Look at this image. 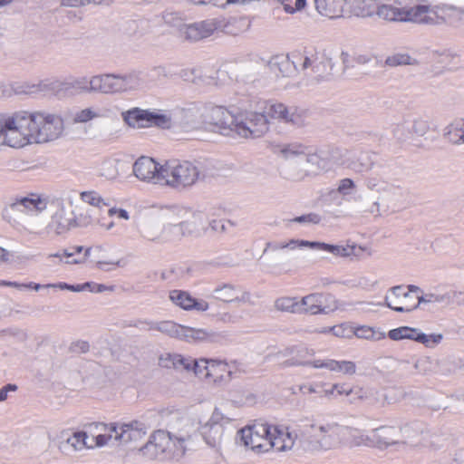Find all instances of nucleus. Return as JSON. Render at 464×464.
Listing matches in <instances>:
<instances>
[{"label": "nucleus", "instance_id": "1", "mask_svg": "<svg viewBox=\"0 0 464 464\" xmlns=\"http://www.w3.org/2000/svg\"><path fill=\"white\" fill-rule=\"evenodd\" d=\"M65 130L57 112L45 110H18L2 115V145L22 149L54 141Z\"/></svg>", "mask_w": 464, "mask_h": 464}, {"label": "nucleus", "instance_id": "2", "mask_svg": "<svg viewBox=\"0 0 464 464\" xmlns=\"http://www.w3.org/2000/svg\"><path fill=\"white\" fill-rule=\"evenodd\" d=\"M310 433L300 440L304 451L311 454L324 453L345 446L350 448L371 447L377 444L374 430L370 433L358 431L336 422L314 421L309 425Z\"/></svg>", "mask_w": 464, "mask_h": 464}, {"label": "nucleus", "instance_id": "3", "mask_svg": "<svg viewBox=\"0 0 464 464\" xmlns=\"http://www.w3.org/2000/svg\"><path fill=\"white\" fill-rule=\"evenodd\" d=\"M96 445L106 447L114 439L120 445L128 446L142 440L147 435V428L139 421L128 423H96L93 427Z\"/></svg>", "mask_w": 464, "mask_h": 464}, {"label": "nucleus", "instance_id": "4", "mask_svg": "<svg viewBox=\"0 0 464 464\" xmlns=\"http://www.w3.org/2000/svg\"><path fill=\"white\" fill-rule=\"evenodd\" d=\"M179 216L184 218L178 225L182 236L201 237L209 229L217 231L223 227L215 209L208 206L182 208L179 209Z\"/></svg>", "mask_w": 464, "mask_h": 464}, {"label": "nucleus", "instance_id": "5", "mask_svg": "<svg viewBox=\"0 0 464 464\" xmlns=\"http://www.w3.org/2000/svg\"><path fill=\"white\" fill-rule=\"evenodd\" d=\"M137 453L148 460L179 462L185 456L183 449L177 445L170 432L154 430L145 444L137 449Z\"/></svg>", "mask_w": 464, "mask_h": 464}, {"label": "nucleus", "instance_id": "6", "mask_svg": "<svg viewBox=\"0 0 464 464\" xmlns=\"http://www.w3.org/2000/svg\"><path fill=\"white\" fill-rule=\"evenodd\" d=\"M283 353L285 355L291 356L283 362L284 367L306 366L314 370H326L343 375H353L356 372V365L352 361H338L328 357L304 360L307 350L295 346L287 347Z\"/></svg>", "mask_w": 464, "mask_h": 464}, {"label": "nucleus", "instance_id": "7", "mask_svg": "<svg viewBox=\"0 0 464 464\" xmlns=\"http://www.w3.org/2000/svg\"><path fill=\"white\" fill-rule=\"evenodd\" d=\"M208 407L199 405L187 415H179L178 412L169 423L172 430L171 435L178 446L183 449L184 456L190 450L189 444L197 431H199L203 417H207Z\"/></svg>", "mask_w": 464, "mask_h": 464}, {"label": "nucleus", "instance_id": "8", "mask_svg": "<svg viewBox=\"0 0 464 464\" xmlns=\"http://www.w3.org/2000/svg\"><path fill=\"white\" fill-rule=\"evenodd\" d=\"M235 419L219 406L208 407L207 417L201 420L199 432L205 445L219 452L222 449L225 427L231 424Z\"/></svg>", "mask_w": 464, "mask_h": 464}, {"label": "nucleus", "instance_id": "9", "mask_svg": "<svg viewBox=\"0 0 464 464\" xmlns=\"http://www.w3.org/2000/svg\"><path fill=\"white\" fill-rule=\"evenodd\" d=\"M235 23H237L236 20L226 21L221 18H209L184 24L179 26V33L185 41L196 43L218 35L219 33L237 34L231 28Z\"/></svg>", "mask_w": 464, "mask_h": 464}, {"label": "nucleus", "instance_id": "10", "mask_svg": "<svg viewBox=\"0 0 464 464\" xmlns=\"http://www.w3.org/2000/svg\"><path fill=\"white\" fill-rule=\"evenodd\" d=\"M271 425L255 423L240 429L237 433V443L255 454L270 452Z\"/></svg>", "mask_w": 464, "mask_h": 464}, {"label": "nucleus", "instance_id": "11", "mask_svg": "<svg viewBox=\"0 0 464 464\" xmlns=\"http://www.w3.org/2000/svg\"><path fill=\"white\" fill-rule=\"evenodd\" d=\"M163 185L185 188L195 184L199 178L198 168L190 161L169 160L163 164Z\"/></svg>", "mask_w": 464, "mask_h": 464}, {"label": "nucleus", "instance_id": "12", "mask_svg": "<svg viewBox=\"0 0 464 464\" xmlns=\"http://www.w3.org/2000/svg\"><path fill=\"white\" fill-rule=\"evenodd\" d=\"M457 10V6L452 5H440L436 6L416 5L404 7L403 23L440 24L446 22L445 15L449 12Z\"/></svg>", "mask_w": 464, "mask_h": 464}, {"label": "nucleus", "instance_id": "13", "mask_svg": "<svg viewBox=\"0 0 464 464\" xmlns=\"http://www.w3.org/2000/svg\"><path fill=\"white\" fill-rule=\"evenodd\" d=\"M123 121L130 128L144 129L151 126L169 128L172 124L170 114L160 110L132 108L121 113Z\"/></svg>", "mask_w": 464, "mask_h": 464}, {"label": "nucleus", "instance_id": "14", "mask_svg": "<svg viewBox=\"0 0 464 464\" xmlns=\"http://www.w3.org/2000/svg\"><path fill=\"white\" fill-rule=\"evenodd\" d=\"M339 301L331 294L313 293L298 297V314H327L339 309Z\"/></svg>", "mask_w": 464, "mask_h": 464}, {"label": "nucleus", "instance_id": "15", "mask_svg": "<svg viewBox=\"0 0 464 464\" xmlns=\"http://www.w3.org/2000/svg\"><path fill=\"white\" fill-rule=\"evenodd\" d=\"M96 423H92L85 428V430H77L70 433L63 430L62 434L63 440L59 442V450L63 452H80L83 450L99 449L96 445L95 432L93 427Z\"/></svg>", "mask_w": 464, "mask_h": 464}, {"label": "nucleus", "instance_id": "16", "mask_svg": "<svg viewBox=\"0 0 464 464\" xmlns=\"http://www.w3.org/2000/svg\"><path fill=\"white\" fill-rule=\"evenodd\" d=\"M416 294H420V287L410 285L405 289L401 285L390 288L384 297L385 304L400 313H408L418 308Z\"/></svg>", "mask_w": 464, "mask_h": 464}, {"label": "nucleus", "instance_id": "17", "mask_svg": "<svg viewBox=\"0 0 464 464\" xmlns=\"http://www.w3.org/2000/svg\"><path fill=\"white\" fill-rule=\"evenodd\" d=\"M236 134L242 138H258L268 130V120L263 112L239 111Z\"/></svg>", "mask_w": 464, "mask_h": 464}, {"label": "nucleus", "instance_id": "18", "mask_svg": "<svg viewBox=\"0 0 464 464\" xmlns=\"http://www.w3.org/2000/svg\"><path fill=\"white\" fill-rule=\"evenodd\" d=\"M313 249L324 251L334 257H361L363 254L372 256V251L368 246H358L351 241H343L336 244L314 241Z\"/></svg>", "mask_w": 464, "mask_h": 464}, {"label": "nucleus", "instance_id": "19", "mask_svg": "<svg viewBox=\"0 0 464 464\" xmlns=\"http://www.w3.org/2000/svg\"><path fill=\"white\" fill-rule=\"evenodd\" d=\"M132 173L142 182L163 185V165H160L152 158L140 157L133 163Z\"/></svg>", "mask_w": 464, "mask_h": 464}, {"label": "nucleus", "instance_id": "20", "mask_svg": "<svg viewBox=\"0 0 464 464\" xmlns=\"http://www.w3.org/2000/svg\"><path fill=\"white\" fill-rule=\"evenodd\" d=\"M48 198L40 193H29L24 197L10 198L5 205V218H10L9 212L23 207L27 212L42 213L47 209Z\"/></svg>", "mask_w": 464, "mask_h": 464}, {"label": "nucleus", "instance_id": "21", "mask_svg": "<svg viewBox=\"0 0 464 464\" xmlns=\"http://www.w3.org/2000/svg\"><path fill=\"white\" fill-rule=\"evenodd\" d=\"M239 110L215 107L209 111V121L217 130L224 135L236 133V125L238 122Z\"/></svg>", "mask_w": 464, "mask_h": 464}, {"label": "nucleus", "instance_id": "22", "mask_svg": "<svg viewBox=\"0 0 464 464\" xmlns=\"http://www.w3.org/2000/svg\"><path fill=\"white\" fill-rule=\"evenodd\" d=\"M111 83L112 94L132 93L142 91L146 87L142 74L138 72L112 73Z\"/></svg>", "mask_w": 464, "mask_h": 464}, {"label": "nucleus", "instance_id": "23", "mask_svg": "<svg viewBox=\"0 0 464 464\" xmlns=\"http://www.w3.org/2000/svg\"><path fill=\"white\" fill-rule=\"evenodd\" d=\"M85 256L90 258L95 268L102 271H112L124 266L121 259L112 256L109 249L100 245L86 248Z\"/></svg>", "mask_w": 464, "mask_h": 464}, {"label": "nucleus", "instance_id": "24", "mask_svg": "<svg viewBox=\"0 0 464 464\" xmlns=\"http://www.w3.org/2000/svg\"><path fill=\"white\" fill-rule=\"evenodd\" d=\"M315 12L323 18L336 21L346 18V0H313Z\"/></svg>", "mask_w": 464, "mask_h": 464}, {"label": "nucleus", "instance_id": "25", "mask_svg": "<svg viewBox=\"0 0 464 464\" xmlns=\"http://www.w3.org/2000/svg\"><path fill=\"white\" fill-rule=\"evenodd\" d=\"M169 297L175 305L187 311L204 313L207 312L210 306L207 300L203 298H196L189 293L181 290L170 291Z\"/></svg>", "mask_w": 464, "mask_h": 464}, {"label": "nucleus", "instance_id": "26", "mask_svg": "<svg viewBox=\"0 0 464 464\" xmlns=\"http://www.w3.org/2000/svg\"><path fill=\"white\" fill-rule=\"evenodd\" d=\"M233 367L224 361L209 359L205 373V381L209 383L221 384L230 380Z\"/></svg>", "mask_w": 464, "mask_h": 464}, {"label": "nucleus", "instance_id": "27", "mask_svg": "<svg viewBox=\"0 0 464 464\" xmlns=\"http://www.w3.org/2000/svg\"><path fill=\"white\" fill-rule=\"evenodd\" d=\"M270 452H284L293 449L295 442V434L287 428L271 426Z\"/></svg>", "mask_w": 464, "mask_h": 464}, {"label": "nucleus", "instance_id": "28", "mask_svg": "<svg viewBox=\"0 0 464 464\" xmlns=\"http://www.w3.org/2000/svg\"><path fill=\"white\" fill-rule=\"evenodd\" d=\"M346 1V18L367 19L375 15L378 0Z\"/></svg>", "mask_w": 464, "mask_h": 464}, {"label": "nucleus", "instance_id": "29", "mask_svg": "<svg viewBox=\"0 0 464 464\" xmlns=\"http://www.w3.org/2000/svg\"><path fill=\"white\" fill-rule=\"evenodd\" d=\"M128 167L129 164L124 160L110 158L99 165L98 174L108 181H116L127 171Z\"/></svg>", "mask_w": 464, "mask_h": 464}, {"label": "nucleus", "instance_id": "30", "mask_svg": "<svg viewBox=\"0 0 464 464\" xmlns=\"http://www.w3.org/2000/svg\"><path fill=\"white\" fill-rule=\"evenodd\" d=\"M214 296L225 303H249L251 295L248 292L237 289L230 285H223L213 290Z\"/></svg>", "mask_w": 464, "mask_h": 464}, {"label": "nucleus", "instance_id": "31", "mask_svg": "<svg viewBox=\"0 0 464 464\" xmlns=\"http://www.w3.org/2000/svg\"><path fill=\"white\" fill-rule=\"evenodd\" d=\"M53 89L59 96L73 94L74 92H91L90 78L77 77L61 82H57Z\"/></svg>", "mask_w": 464, "mask_h": 464}, {"label": "nucleus", "instance_id": "32", "mask_svg": "<svg viewBox=\"0 0 464 464\" xmlns=\"http://www.w3.org/2000/svg\"><path fill=\"white\" fill-rule=\"evenodd\" d=\"M377 6L375 15L380 19L390 23H403L404 7L396 1L383 3L378 0Z\"/></svg>", "mask_w": 464, "mask_h": 464}, {"label": "nucleus", "instance_id": "33", "mask_svg": "<svg viewBox=\"0 0 464 464\" xmlns=\"http://www.w3.org/2000/svg\"><path fill=\"white\" fill-rule=\"evenodd\" d=\"M75 227L73 218L68 217L65 207L59 205L58 209L53 214L48 228L56 235H62Z\"/></svg>", "mask_w": 464, "mask_h": 464}, {"label": "nucleus", "instance_id": "34", "mask_svg": "<svg viewBox=\"0 0 464 464\" xmlns=\"http://www.w3.org/2000/svg\"><path fill=\"white\" fill-rule=\"evenodd\" d=\"M213 334L204 328H194L186 325H180L179 340L197 344L211 340Z\"/></svg>", "mask_w": 464, "mask_h": 464}, {"label": "nucleus", "instance_id": "35", "mask_svg": "<svg viewBox=\"0 0 464 464\" xmlns=\"http://www.w3.org/2000/svg\"><path fill=\"white\" fill-rule=\"evenodd\" d=\"M374 435L377 437V445L381 447H388L402 443L400 425L381 427L374 430Z\"/></svg>", "mask_w": 464, "mask_h": 464}, {"label": "nucleus", "instance_id": "36", "mask_svg": "<svg viewBox=\"0 0 464 464\" xmlns=\"http://www.w3.org/2000/svg\"><path fill=\"white\" fill-rule=\"evenodd\" d=\"M368 188L381 194V198L386 201H395L401 197L402 193L399 188L393 187L385 182H377L374 179L368 181Z\"/></svg>", "mask_w": 464, "mask_h": 464}, {"label": "nucleus", "instance_id": "37", "mask_svg": "<svg viewBox=\"0 0 464 464\" xmlns=\"http://www.w3.org/2000/svg\"><path fill=\"white\" fill-rule=\"evenodd\" d=\"M276 120L292 126L301 127L305 124L306 117L304 111L284 105Z\"/></svg>", "mask_w": 464, "mask_h": 464}, {"label": "nucleus", "instance_id": "38", "mask_svg": "<svg viewBox=\"0 0 464 464\" xmlns=\"http://www.w3.org/2000/svg\"><path fill=\"white\" fill-rule=\"evenodd\" d=\"M447 299L448 296L440 293L437 289L422 291L420 288V294H416L418 307L421 305L427 306L431 304H442L445 301H447Z\"/></svg>", "mask_w": 464, "mask_h": 464}, {"label": "nucleus", "instance_id": "39", "mask_svg": "<svg viewBox=\"0 0 464 464\" xmlns=\"http://www.w3.org/2000/svg\"><path fill=\"white\" fill-rule=\"evenodd\" d=\"M444 136L453 144L464 143V120L458 119L450 123L445 128Z\"/></svg>", "mask_w": 464, "mask_h": 464}, {"label": "nucleus", "instance_id": "40", "mask_svg": "<svg viewBox=\"0 0 464 464\" xmlns=\"http://www.w3.org/2000/svg\"><path fill=\"white\" fill-rule=\"evenodd\" d=\"M112 73L98 74L90 78L91 92L112 94Z\"/></svg>", "mask_w": 464, "mask_h": 464}, {"label": "nucleus", "instance_id": "41", "mask_svg": "<svg viewBox=\"0 0 464 464\" xmlns=\"http://www.w3.org/2000/svg\"><path fill=\"white\" fill-rule=\"evenodd\" d=\"M444 340L441 333L426 334L418 328L415 342L424 345L428 349H434Z\"/></svg>", "mask_w": 464, "mask_h": 464}, {"label": "nucleus", "instance_id": "42", "mask_svg": "<svg viewBox=\"0 0 464 464\" xmlns=\"http://www.w3.org/2000/svg\"><path fill=\"white\" fill-rule=\"evenodd\" d=\"M418 328L411 327V326H400L394 329H392L386 334L391 340L394 342H401V341H413L415 342V336L417 334Z\"/></svg>", "mask_w": 464, "mask_h": 464}, {"label": "nucleus", "instance_id": "43", "mask_svg": "<svg viewBox=\"0 0 464 464\" xmlns=\"http://www.w3.org/2000/svg\"><path fill=\"white\" fill-rule=\"evenodd\" d=\"M353 336L360 339L381 341L386 338V334L383 331L368 325L353 327Z\"/></svg>", "mask_w": 464, "mask_h": 464}, {"label": "nucleus", "instance_id": "44", "mask_svg": "<svg viewBox=\"0 0 464 464\" xmlns=\"http://www.w3.org/2000/svg\"><path fill=\"white\" fill-rule=\"evenodd\" d=\"M275 308L280 312L298 314V297L282 296L275 301Z\"/></svg>", "mask_w": 464, "mask_h": 464}, {"label": "nucleus", "instance_id": "45", "mask_svg": "<svg viewBox=\"0 0 464 464\" xmlns=\"http://www.w3.org/2000/svg\"><path fill=\"white\" fill-rule=\"evenodd\" d=\"M353 387L347 383L336 382L333 383L329 389H325L323 397L327 399H334L338 396L348 397L353 393Z\"/></svg>", "mask_w": 464, "mask_h": 464}, {"label": "nucleus", "instance_id": "46", "mask_svg": "<svg viewBox=\"0 0 464 464\" xmlns=\"http://www.w3.org/2000/svg\"><path fill=\"white\" fill-rule=\"evenodd\" d=\"M278 154L285 159H292L294 157L306 154L307 147L301 143H289L279 146Z\"/></svg>", "mask_w": 464, "mask_h": 464}, {"label": "nucleus", "instance_id": "47", "mask_svg": "<svg viewBox=\"0 0 464 464\" xmlns=\"http://www.w3.org/2000/svg\"><path fill=\"white\" fill-rule=\"evenodd\" d=\"M180 325L172 321H161L151 324L150 329L157 330L172 338H179Z\"/></svg>", "mask_w": 464, "mask_h": 464}, {"label": "nucleus", "instance_id": "48", "mask_svg": "<svg viewBox=\"0 0 464 464\" xmlns=\"http://www.w3.org/2000/svg\"><path fill=\"white\" fill-rule=\"evenodd\" d=\"M435 361L431 356L424 355L417 358L413 363V368L418 374L428 375L434 372Z\"/></svg>", "mask_w": 464, "mask_h": 464}, {"label": "nucleus", "instance_id": "49", "mask_svg": "<svg viewBox=\"0 0 464 464\" xmlns=\"http://www.w3.org/2000/svg\"><path fill=\"white\" fill-rule=\"evenodd\" d=\"M101 116L100 110L94 107H88L75 111L72 115L74 123H86Z\"/></svg>", "mask_w": 464, "mask_h": 464}, {"label": "nucleus", "instance_id": "50", "mask_svg": "<svg viewBox=\"0 0 464 464\" xmlns=\"http://www.w3.org/2000/svg\"><path fill=\"white\" fill-rule=\"evenodd\" d=\"M401 437L402 438V443L412 442L419 435L420 429L413 423H404L400 425Z\"/></svg>", "mask_w": 464, "mask_h": 464}, {"label": "nucleus", "instance_id": "51", "mask_svg": "<svg viewBox=\"0 0 464 464\" xmlns=\"http://www.w3.org/2000/svg\"><path fill=\"white\" fill-rule=\"evenodd\" d=\"M80 198L84 203L96 208L107 206L104 198L98 192L93 190L82 192Z\"/></svg>", "mask_w": 464, "mask_h": 464}, {"label": "nucleus", "instance_id": "52", "mask_svg": "<svg viewBox=\"0 0 464 464\" xmlns=\"http://www.w3.org/2000/svg\"><path fill=\"white\" fill-rule=\"evenodd\" d=\"M329 332L337 338L349 339L353 336V326L348 324H340L329 328Z\"/></svg>", "mask_w": 464, "mask_h": 464}, {"label": "nucleus", "instance_id": "53", "mask_svg": "<svg viewBox=\"0 0 464 464\" xmlns=\"http://www.w3.org/2000/svg\"><path fill=\"white\" fill-rule=\"evenodd\" d=\"M306 160L317 172L327 171L330 169L327 160L318 153H308Z\"/></svg>", "mask_w": 464, "mask_h": 464}, {"label": "nucleus", "instance_id": "54", "mask_svg": "<svg viewBox=\"0 0 464 464\" xmlns=\"http://www.w3.org/2000/svg\"><path fill=\"white\" fill-rule=\"evenodd\" d=\"M386 63L391 66L415 64L416 60L408 53H395L386 59Z\"/></svg>", "mask_w": 464, "mask_h": 464}, {"label": "nucleus", "instance_id": "55", "mask_svg": "<svg viewBox=\"0 0 464 464\" xmlns=\"http://www.w3.org/2000/svg\"><path fill=\"white\" fill-rule=\"evenodd\" d=\"M281 5L284 11L288 14H295L304 11L307 6V0H295L294 5L289 0H282Z\"/></svg>", "mask_w": 464, "mask_h": 464}, {"label": "nucleus", "instance_id": "56", "mask_svg": "<svg viewBox=\"0 0 464 464\" xmlns=\"http://www.w3.org/2000/svg\"><path fill=\"white\" fill-rule=\"evenodd\" d=\"M285 104L280 102H264L263 113L267 118L276 120L280 115Z\"/></svg>", "mask_w": 464, "mask_h": 464}, {"label": "nucleus", "instance_id": "57", "mask_svg": "<svg viewBox=\"0 0 464 464\" xmlns=\"http://www.w3.org/2000/svg\"><path fill=\"white\" fill-rule=\"evenodd\" d=\"M209 359L207 358H198L194 359L190 372H193V374L196 377L203 378L205 380V373H207V366H208Z\"/></svg>", "mask_w": 464, "mask_h": 464}, {"label": "nucleus", "instance_id": "58", "mask_svg": "<svg viewBox=\"0 0 464 464\" xmlns=\"http://www.w3.org/2000/svg\"><path fill=\"white\" fill-rule=\"evenodd\" d=\"M355 190L356 185L351 179H343L338 183L337 192L343 197L351 196Z\"/></svg>", "mask_w": 464, "mask_h": 464}, {"label": "nucleus", "instance_id": "59", "mask_svg": "<svg viewBox=\"0 0 464 464\" xmlns=\"http://www.w3.org/2000/svg\"><path fill=\"white\" fill-rule=\"evenodd\" d=\"M194 358L190 356H185L181 353H178L176 355V360L174 363V370L176 371H185L187 372H190V368L192 365Z\"/></svg>", "mask_w": 464, "mask_h": 464}, {"label": "nucleus", "instance_id": "60", "mask_svg": "<svg viewBox=\"0 0 464 464\" xmlns=\"http://www.w3.org/2000/svg\"><path fill=\"white\" fill-rule=\"evenodd\" d=\"M82 250L83 246H76L73 248V251L72 252L68 250H63L54 254H49L47 256V259H57V263L61 264L64 262L65 257H72L75 255V253H82Z\"/></svg>", "mask_w": 464, "mask_h": 464}, {"label": "nucleus", "instance_id": "61", "mask_svg": "<svg viewBox=\"0 0 464 464\" xmlns=\"http://www.w3.org/2000/svg\"><path fill=\"white\" fill-rule=\"evenodd\" d=\"M75 227H88L92 225V213L90 209H86L73 218Z\"/></svg>", "mask_w": 464, "mask_h": 464}, {"label": "nucleus", "instance_id": "62", "mask_svg": "<svg viewBox=\"0 0 464 464\" xmlns=\"http://www.w3.org/2000/svg\"><path fill=\"white\" fill-rule=\"evenodd\" d=\"M286 243H287V250H289V251H295L298 249H303V248H307V247L313 249V245H314V241H308V240H304V239H295V238L286 239Z\"/></svg>", "mask_w": 464, "mask_h": 464}, {"label": "nucleus", "instance_id": "63", "mask_svg": "<svg viewBox=\"0 0 464 464\" xmlns=\"http://www.w3.org/2000/svg\"><path fill=\"white\" fill-rule=\"evenodd\" d=\"M177 353H163L158 358V363L165 369H174Z\"/></svg>", "mask_w": 464, "mask_h": 464}, {"label": "nucleus", "instance_id": "64", "mask_svg": "<svg viewBox=\"0 0 464 464\" xmlns=\"http://www.w3.org/2000/svg\"><path fill=\"white\" fill-rule=\"evenodd\" d=\"M109 217H115L118 220L130 221L131 217L130 211L123 208L113 206L108 209Z\"/></svg>", "mask_w": 464, "mask_h": 464}]
</instances>
